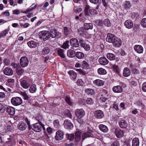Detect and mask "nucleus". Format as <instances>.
I'll return each instance as SVG.
<instances>
[{"mask_svg":"<svg viewBox=\"0 0 146 146\" xmlns=\"http://www.w3.org/2000/svg\"><path fill=\"white\" fill-rule=\"evenodd\" d=\"M48 34L49 37L50 36L52 38H60L62 36L61 33L58 31L55 28L51 29Z\"/></svg>","mask_w":146,"mask_h":146,"instance_id":"f257e3e1","label":"nucleus"},{"mask_svg":"<svg viewBox=\"0 0 146 146\" xmlns=\"http://www.w3.org/2000/svg\"><path fill=\"white\" fill-rule=\"evenodd\" d=\"M75 115L77 117L78 119V121L80 123H83L82 121H79V120L83 117L85 115V112L82 109H77L75 111Z\"/></svg>","mask_w":146,"mask_h":146,"instance_id":"f03ea898","label":"nucleus"},{"mask_svg":"<svg viewBox=\"0 0 146 146\" xmlns=\"http://www.w3.org/2000/svg\"><path fill=\"white\" fill-rule=\"evenodd\" d=\"M11 102L13 105L16 106L21 105L23 102L21 98L18 97L12 98L11 100Z\"/></svg>","mask_w":146,"mask_h":146,"instance_id":"7ed1b4c3","label":"nucleus"},{"mask_svg":"<svg viewBox=\"0 0 146 146\" xmlns=\"http://www.w3.org/2000/svg\"><path fill=\"white\" fill-rule=\"evenodd\" d=\"M48 32L46 31H43L40 32L39 33V38L44 41L48 40L49 38Z\"/></svg>","mask_w":146,"mask_h":146,"instance_id":"20e7f679","label":"nucleus"},{"mask_svg":"<svg viewBox=\"0 0 146 146\" xmlns=\"http://www.w3.org/2000/svg\"><path fill=\"white\" fill-rule=\"evenodd\" d=\"M20 63L22 67H25L27 66L29 64V60L26 56L22 57L20 60Z\"/></svg>","mask_w":146,"mask_h":146,"instance_id":"39448f33","label":"nucleus"},{"mask_svg":"<svg viewBox=\"0 0 146 146\" xmlns=\"http://www.w3.org/2000/svg\"><path fill=\"white\" fill-rule=\"evenodd\" d=\"M32 129L35 132H40L42 130V126L40 123H37L32 125Z\"/></svg>","mask_w":146,"mask_h":146,"instance_id":"423d86ee","label":"nucleus"},{"mask_svg":"<svg viewBox=\"0 0 146 146\" xmlns=\"http://www.w3.org/2000/svg\"><path fill=\"white\" fill-rule=\"evenodd\" d=\"M63 125L65 128L69 130L72 129L73 127V125L72 122L68 119H66L64 120Z\"/></svg>","mask_w":146,"mask_h":146,"instance_id":"0eeeda50","label":"nucleus"},{"mask_svg":"<svg viewBox=\"0 0 146 146\" xmlns=\"http://www.w3.org/2000/svg\"><path fill=\"white\" fill-rule=\"evenodd\" d=\"M88 131L86 133H84L82 136V138L83 139H84L87 137H92L94 136L93 135L94 132L91 129L88 128Z\"/></svg>","mask_w":146,"mask_h":146,"instance_id":"6e6552de","label":"nucleus"},{"mask_svg":"<svg viewBox=\"0 0 146 146\" xmlns=\"http://www.w3.org/2000/svg\"><path fill=\"white\" fill-rule=\"evenodd\" d=\"M64 135V133L61 130H58L56 132L55 139L57 140H60L63 139Z\"/></svg>","mask_w":146,"mask_h":146,"instance_id":"1a4fd4ad","label":"nucleus"},{"mask_svg":"<svg viewBox=\"0 0 146 146\" xmlns=\"http://www.w3.org/2000/svg\"><path fill=\"white\" fill-rule=\"evenodd\" d=\"M79 43L81 46L83 47L86 51H89L90 48V45L85 43L81 39L79 40Z\"/></svg>","mask_w":146,"mask_h":146,"instance_id":"9d476101","label":"nucleus"},{"mask_svg":"<svg viewBox=\"0 0 146 146\" xmlns=\"http://www.w3.org/2000/svg\"><path fill=\"white\" fill-rule=\"evenodd\" d=\"M116 37L114 35L111 33H108L107 34L106 40L107 42L112 43L113 40H114Z\"/></svg>","mask_w":146,"mask_h":146,"instance_id":"9b49d317","label":"nucleus"},{"mask_svg":"<svg viewBox=\"0 0 146 146\" xmlns=\"http://www.w3.org/2000/svg\"><path fill=\"white\" fill-rule=\"evenodd\" d=\"M18 129L21 131H24L27 128V125L24 122L21 121L17 125Z\"/></svg>","mask_w":146,"mask_h":146,"instance_id":"f8f14e48","label":"nucleus"},{"mask_svg":"<svg viewBox=\"0 0 146 146\" xmlns=\"http://www.w3.org/2000/svg\"><path fill=\"white\" fill-rule=\"evenodd\" d=\"M95 115L97 118L98 119L102 118L104 117L103 112L100 110H97L95 111Z\"/></svg>","mask_w":146,"mask_h":146,"instance_id":"ddd939ff","label":"nucleus"},{"mask_svg":"<svg viewBox=\"0 0 146 146\" xmlns=\"http://www.w3.org/2000/svg\"><path fill=\"white\" fill-rule=\"evenodd\" d=\"M124 133L123 130L119 129H116L115 131V134L118 138H121L123 137Z\"/></svg>","mask_w":146,"mask_h":146,"instance_id":"4468645a","label":"nucleus"},{"mask_svg":"<svg viewBox=\"0 0 146 146\" xmlns=\"http://www.w3.org/2000/svg\"><path fill=\"white\" fill-rule=\"evenodd\" d=\"M99 62L102 65H105L109 62L108 60L105 57H102L98 59Z\"/></svg>","mask_w":146,"mask_h":146,"instance_id":"2eb2a0df","label":"nucleus"},{"mask_svg":"<svg viewBox=\"0 0 146 146\" xmlns=\"http://www.w3.org/2000/svg\"><path fill=\"white\" fill-rule=\"evenodd\" d=\"M114 46L119 47L121 44V40L119 38L116 37L112 42Z\"/></svg>","mask_w":146,"mask_h":146,"instance_id":"dca6fc26","label":"nucleus"},{"mask_svg":"<svg viewBox=\"0 0 146 146\" xmlns=\"http://www.w3.org/2000/svg\"><path fill=\"white\" fill-rule=\"evenodd\" d=\"M70 43L71 45L75 47H77L79 46L78 40L75 38H72L70 40Z\"/></svg>","mask_w":146,"mask_h":146,"instance_id":"f3484780","label":"nucleus"},{"mask_svg":"<svg viewBox=\"0 0 146 146\" xmlns=\"http://www.w3.org/2000/svg\"><path fill=\"white\" fill-rule=\"evenodd\" d=\"M134 49L135 51L139 54L142 53L143 51V48L141 45H135L134 46Z\"/></svg>","mask_w":146,"mask_h":146,"instance_id":"a211bd4d","label":"nucleus"},{"mask_svg":"<svg viewBox=\"0 0 146 146\" xmlns=\"http://www.w3.org/2000/svg\"><path fill=\"white\" fill-rule=\"evenodd\" d=\"M4 73L7 76H11L13 74V71L12 69L9 67L5 68L3 71Z\"/></svg>","mask_w":146,"mask_h":146,"instance_id":"6ab92c4d","label":"nucleus"},{"mask_svg":"<svg viewBox=\"0 0 146 146\" xmlns=\"http://www.w3.org/2000/svg\"><path fill=\"white\" fill-rule=\"evenodd\" d=\"M113 91L116 93H121L123 92V88L120 86H117L113 87L112 88Z\"/></svg>","mask_w":146,"mask_h":146,"instance_id":"aec40b11","label":"nucleus"},{"mask_svg":"<svg viewBox=\"0 0 146 146\" xmlns=\"http://www.w3.org/2000/svg\"><path fill=\"white\" fill-rule=\"evenodd\" d=\"M21 84L22 87L26 89L28 88L30 86L29 83L25 80H22L21 81Z\"/></svg>","mask_w":146,"mask_h":146,"instance_id":"412c9836","label":"nucleus"},{"mask_svg":"<svg viewBox=\"0 0 146 146\" xmlns=\"http://www.w3.org/2000/svg\"><path fill=\"white\" fill-rule=\"evenodd\" d=\"M104 84V82L103 81L99 79H96L93 81V84L98 86H103Z\"/></svg>","mask_w":146,"mask_h":146,"instance_id":"4be33fe9","label":"nucleus"},{"mask_svg":"<svg viewBox=\"0 0 146 146\" xmlns=\"http://www.w3.org/2000/svg\"><path fill=\"white\" fill-rule=\"evenodd\" d=\"M125 27L128 29H131L133 27V22L131 20H128L126 21L124 23Z\"/></svg>","mask_w":146,"mask_h":146,"instance_id":"5701e85b","label":"nucleus"},{"mask_svg":"<svg viewBox=\"0 0 146 146\" xmlns=\"http://www.w3.org/2000/svg\"><path fill=\"white\" fill-rule=\"evenodd\" d=\"M38 43L37 42L31 40L28 42L27 43V44L31 48H34L37 46Z\"/></svg>","mask_w":146,"mask_h":146,"instance_id":"b1692460","label":"nucleus"},{"mask_svg":"<svg viewBox=\"0 0 146 146\" xmlns=\"http://www.w3.org/2000/svg\"><path fill=\"white\" fill-rule=\"evenodd\" d=\"M119 123L121 128H126L127 125L126 121L124 119H121L119 121Z\"/></svg>","mask_w":146,"mask_h":146,"instance_id":"393cba45","label":"nucleus"},{"mask_svg":"<svg viewBox=\"0 0 146 146\" xmlns=\"http://www.w3.org/2000/svg\"><path fill=\"white\" fill-rule=\"evenodd\" d=\"M6 111L10 115H14L15 114V109L13 107L10 106L8 107L7 108Z\"/></svg>","mask_w":146,"mask_h":146,"instance_id":"a878e982","label":"nucleus"},{"mask_svg":"<svg viewBox=\"0 0 146 146\" xmlns=\"http://www.w3.org/2000/svg\"><path fill=\"white\" fill-rule=\"evenodd\" d=\"M131 74V72L129 69L127 67L124 68L123 73V75L126 77L129 76Z\"/></svg>","mask_w":146,"mask_h":146,"instance_id":"bb28decb","label":"nucleus"},{"mask_svg":"<svg viewBox=\"0 0 146 146\" xmlns=\"http://www.w3.org/2000/svg\"><path fill=\"white\" fill-rule=\"evenodd\" d=\"M68 73L70 75L71 78L73 80H75L76 79L77 75L76 72L73 70H70L68 72Z\"/></svg>","mask_w":146,"mask_h":146,"instance_id":"cd10ccee","label":"nucleus"},{"mask_svg":"<svg viewBox=\"0 0 146 146\" xmlns=\"http://www.w3.org/2000/svg\"><path fill=\"white\" fill-rule=\"evenodd\" d=\"M75 51L72 50H69L67 52V55L69 57L73 58L76 56Z\"/></svg>","mask_w":146,"mask_h":146,"instance_id":"c85d7f7f","label":"nucleus"},{"mask_svg":"<svg viewBox=\"0 0 146 146\" xmlns=\"http://www.w3.org/2000/svg\"><path fill=\"white\" fill-rule=\"evenodd\" d=\"M99 127L101 131L105 133L107 132L108 130L107 126L103 124L99 125Z\"/></svg>","mask_w":146,"mask_h":146,"instance_id":"c756f323","label":"nucleus"},{"mask_svg":"<svg viewBox=\"0 0 146 146\" xmlns=\"http://www.w3.org/2000/svg\"><path fill=\"white\" fill-rule=\"evenodd\" d=\"M81 67L84 69H89L90 68L89 65L85 60L82 61L81 63Z\"/></svg>","mask_w":146,"mask_h":146,"instance_id":"7c9ffc66","label":"nucleus"},{"mask_svg":"<svg viewBox=\"0 0 146 146\" xmlns=\"http://www.w3.org/2000/svg\"><path fill=\"white\" fill-rule=\"evenodd\" d=\"M51 50L48 47H45L41 51V54L42 55H46L49 54Z\"/></svg>","mask_w":146,"mask_h":146,"instance_id":"2f4dec72","label":"nucleus"},{"mask_svg":"<svg viewBox=\"0 0 146 146\" xmlns=\"http://www.w3.org/2000/svg\"><path fill=\"white\" fill-rule=\"evenodd\" d=\"M139 144L138 138H135L132 141V146H139Z\"/></svg>","mask_w":146,"mask_h":146,"instance_id":"473e14b6","label":"nucleus"},{"mask_svg":"<svg viewBox=\"0 0 146 146\" xmlns=\"http://www.w3.org/2000/svg\"><path fill=\"white\" fill-rule=\"evenodd\" d=\"M76 57L79 59H82L84 56V54L81 52H76Z\"/></svg>","mask_w":146,"mask_h":146,"instance_id":"72a5a7b5","label":"nucleus"},{"mask_svg":"<svg viewBox=\"0 0 146 146\" xmlns=\"http://www.w3.org/2000/svg\"><path fill=\"white\" fill-rule=\"evenodd\" d=\"M16 72L19 76H20L24 73V70L23 69L20 67L17 68Z\"/></svg>","mask_w":146,"mask_h":146,"instance_id":"f704fd0d","label":"nucleus"},{"mask_svg":"<svg viewBox=\"0 0 146 146\" xmlns=\"http://www.w3.org/2000/svg\"><path fill=\"white\" fill-rule=\"evenodd\" d=\"M107 57L111 61L114 60L115 58V56L113 54L110 53L107 54Z\"/></svg>","mask_w":146,"mask_h":146,"instance_id":"c9c22d12","label":"nucleus"},{"mask_svg":"<svg viewBox=\"0 0 146 146\" xmlns=\"http://www.w3.org/2000/svg\"><path fill=\"white\" fill-rule=\"evenodd\" d=\"M64 114L65 116L71 119H72V115L70 111L68 110H66L64 112Z\"/></svg>","mask_w":146,"mask_h":146,"instance_id":"e433bc0d","label":"nucleus"},{"mask_svg":"<svg viewBox=\"0 0 146 146\" xmlns=\"http://www.w3.org/2000/svg\"><path fill=\"white\" fill-rule=\"evenodd\" d=\"M8 31L6 29L0 32V38H4L8 33Z\"/></svg>","mask_w":146,"mask_h":146,"instance_id":"4c0bfd02","label":"nucleus"},{"mask_svg":"<svg viewBox=\"0 0 146 146\" xmlns=\"http://www.w3.org/2000/svg\"><path fill=\"white\" fill-rule=\"evenodd\" d=\"M85 92L88 95H92L94 94V91L92 89L87 88L85 90Z\"/></svg>","mask_w":146,"mask_h":146,"instance_id":"58836bf2","label":"nucleus"},{"mask_svg":"<svg viewBox=\"0 0 146 146\" xmlns=\"http://www.w3.org/2000/svg\"><path fill=\"white\" fill-rule=\"evenodd\" d=\"M93 25L92 23H85L84 24V28L87 30L92 29L93 28Z\"/></svg>","mask_w":146,"mask_h":146,"instance_id":"ea45409f","label":"nucleus"},{"mask_svg":"<svg viewBox=\"0 0 146 146\" xmlns=\"http://www.w3.org/2000/svg\"><path fill=\"white\" fill-rule=\"evenodd\" d=\"M57 53L58 55L61 58H65V55L64 54V50L62 49H58Z\"/></svg>","mask_w":146,"mask_h":146,"instance_id":"a19ab883","label":"nucleus"},{"mask_svg":"<svg viewBox=\"0 0 146 146\" xmlns=\"http://www.w3.org/2000/svg\"><path fill=\"white\" fill-rule=\"evenodd\" d=\"M98 74L100 75L105 74L107 73L106 70L102 68H100L98 69Z\"/></svg>","mask_w":146,"mask_h":146,"instance_id":"79ce46f5","label":"nucleus"},{"mask_svg":"<svg viewBox=\"0 0 146 146\" xmlns=\"http://www.w3.org/2000/svg\"><path fill=\"white\" fill-rule=\"evenodd\" d=\"M36 90V86L35 84L32 85L30 87L29 91L31 93H35Z\"/></svg>","mask_w":146,"mask_h":146,"instance_id":"37998d69","label":"nucleus"},{"mask_svg":"<svg viewBox=\"0 0 146 146\" xmlns=\"http://www.w3.org/2000/svg\"><path fill=\"white\" fill-rule=\"evenodd\" d=\"M131 6V5L129 1H125L124 7L125 9H129Z\"/></svg>","mask_w":146,"mask_h":146,"instance_id":"c03bdc74","label":"nucleus"},{"mask_svg":"<svg viewBox=\"0 0 146 146\" xmlns=\"http://www.w3.org/2000/svg\"><path fill=\"white\" fill-rule=\"evenodd\" d=\"M63 32L64 35L67 36L70 34V29H68L67 27H64V28Z\"/></svg>","mask_w":146,"mask_h":146,"instance_id":"a18cd8bd","label":"nucleus"},{"mask_svg":"<svg viewBox=\"0 0 146 146\" xmlns=\"http://www.w3.org/2000/svg\"><path fill=\"white\" fill-rule=\"evenodd\" d=\"M65 100L67 104L70 106H72L73 102L71 100L70 98L68 96H66L65 98Z\"/></svg>","mask_w":146,"mask_h":146,"instance_id":"49530a36","label":"nucleus"},{"mask_svg":"<svg viewBox=\"0 0 146 146\" xmlns=\"http://www.w3.org/2000/svg\"><path fill=\"white\" fill-rule=\"evenodd\" d=\"M69 47V41L67 40L65 42L62 46V48L64 49H66L68 48Z\"/></svg>","mask_w":146,"mask_h":146,"instance_id":"de8ad7c7","label":"nucleus"},{"mask_svg":"<svg viewBox=\"0 0 146 146\" xmlns=\"http://www.w3.org/2000/svg\"><path fill=\"white\" fill-rule=\"evenodd\" d=\"M113 68L114 71L117 73L119 74L121 70V68L117 65H114L113 66Z\"/></svg>","mask_w":146,"mask_h":146,"instance_id":"09e8293b","label":"nucleus"},{"mask_svg":"<svg viewBox=\"0 0 146 146\" xmlns=\"http://www.w3.org/2000/svg\"><path fill=\"white\" fill-rule=\"evenodd\" d=\"M13 127L12 125H8L5 127V129L6 132H11L13 129Z\"/></svg>","mask_w":146,"mask_h":146,"instance_id":"8fccbe9b","label":"nucleus"},{"mask_svg":"<svg viewBox=\"0 0 146 146\" xmlns=\"http://www.w3.org/2000/svg\"><path fill=\"white\" fill-rule=\"evenodd\" d=\"M105 25L107 27H110L111 25V23L108 19H106L104 22Z\"/></svg>","mask_w":146,"mask_h":146,"instance_id":"3c124183","label":"nucleus"},{"mask_svg":"<svg viewBox=\"0 0 146 146\" xmlns=\"http://www.w3.org/2000/svg\"><path fill=\"white\" fill-rule=\"evenodd\" d=\"M21 95L23 96V98L24 100H28L30 98L29 97L25 92H22L21 93Z\"/></svg>","mask_w":146,"mask_h":146,"instance_id":"603ef678","label":"nucleus"},{"mask_svg":"<svg viewBox=\"0 0 146 146\" xmlns=\"http://www.w3.org/2000/svg\"><path fill=\"white\" fill-rule=\"evenodd\" d=\"M53 124L54 127L56 128H58L60 127L59 123L58 120L54 121L53 122Z\"/></svg>","mask_w":146,"mask_h":146,"instance_id":"864d4df0","label":"nucleus"},{"mask_svg":"<svg viewBox=\"0 0 146 146\" xmlns=\"http://www.w3.org/2000/svg\"><path fill=\"white\" fill-rule=\"evenodd\" d=\"M86 103L88 104L92 105L94 103V101L91 98H88L87 99Z\"/></svg>","mask_w":146,"mask_h":146,"instance_id":"5fc2aeb1","label":"nucleus"},{"mask_svg":"<svg viewBox=\"0 0 146 146\" xmlns=\"http://www.w3.org/2000/svg\"><path fill=\"white\" fill-rule=\"evenodd\" d=\"M141 25L144 28H146V18L142 19L141 22Z\"/></svg>","mask_w":146,"mask_h":146,"instance_id":"6e6d98bb","label":"nucleus"},{"mask_svg":"<svg viewBox=\"0 0 146 146\" xmlns=\"http://www.w3.org/2000/svg\"><path fill=\"white\" fill-rule=\"evenodd\" d=\"M5 109V107L1 104L0 103V112L1 113H3Z\"/></svg>","mask_w":146,"mask_h":146,"instance_id":"4d7b16f0","label":"nucleus"},{"mask_svg":"<svg viewBox=\"0 0 146 146\" xmlns=\"http://www.w3.org/2000/svg\"><path fill=\"white\" fill-rule=\"evenodd\" d=\"M90 8V6L89 5H86L84 11V13L85 15H88V10Z\"/></svg>","mask_w":146,"mask_h":146,"instance_id":"13d9d810","label":"nucleus"},{"mask_svg":"<svg viewBox=\"0 0 146 146\" xmlns=\"http://www.w3.org/2000/svg\"><path fill=\"white\" fill-rule=\"evenodd\" d=\"M77 71L79 72L80 74L82 75H85L86 74V72L80 69H76V70Z\"/></svg>","mask_w":146,"mask_h":146,"instance_id":"bf43d9fd","label":"nucleus"},{"mask_svg":"<svg viewBox=\"0 0 146 146\" xmlns=\"http://www.w3.org/2000/svg\"><path fill=\"white\" fill-rule=\"evenodd\" d=\"M89 13L92 15H94L97 14V11L94 9H91L89 10Z\"/></svg>","mask_w":146,"mask_h":146,"instance_id":"052dcab7","label":"nucleus"},{"mask_svg":"<svg viewBox=\"0 0 146 146\" xmlns=\"http://www.w3.org/2000/svg\"><path fill=\"white\" fill-rule=\"evenodd\" d=\"M75 138V135L73 134H69L68 137V139L70 141L73 140Z\"/></svg>","mask_w":146,"mask_h":146,"instance_id":"680f3d73","label":"nucleus"},{"mask_svg":"<svg viewBox=\"0 0 146 146\" xmlns=\"http://www.w3.org/2000/svg\"><path fill=\"white\" fill-rule=\"evenodd\" d=\"M77 83L78 85L79 86H82L84 84V83L81 79L78 80Z\"/></svg>","mask_w":146,"mask_h":146,"instance_id":"e2e57ef3","label":"nucleus"},{"mask_svg":"<svg viewBox=\"0 0 146 146\" xmlns=\"http://www.w3.org/2000/svg\"><path fill=\"white\" fill-rule=\"evenodd\" d=\"M3 62L6 65H8L10 63V61L9 60L7 59H5L4 60Z\"/></svg>","mask_w":146,"mask_h":146,"instance_id":"0e129e2a","label":"nucleus"},{"mask_svg":"<svg viewBox=\"0 0 146 146\" xmlns=\"http://www.w3.org/2000/svg\"><path fill=\"white\" fill-rule=\"evenodd\" d=\"M111 146H121L119 142L117 141L114 142L111 145Z\"/></svg>","mask_w":146,"mask_h":146,"instance_id":"69168bd1","label":"nucleus"},{"mask_svg":"<svg viewBox=\"0 0 146 146\" xmlns=\"http://www.w3.org/2000/svg\"><path fill=\"white\" fill-rule=\"evenodd\" d=\"M142 90L143 92H146V82L143 83L142 84Z\"/></svg>","mask_w":146,"mask_h":146,"instance_id":"338daca9","label":"nucleus"},{"mask_svg":"<svg viewBox=\"0 0 146 146\" xmlns=\"http://www.w3.org/2000/svg\"><path fill=\"white\" fill-rule=\"evenodd\" d=\"M90 2L94 4H97L99 2V0H89Z\"/></svg>","mask_w":146,"mask_h":146,"instance_id":"774afa93","label":"nucleus"}]
</instances>
